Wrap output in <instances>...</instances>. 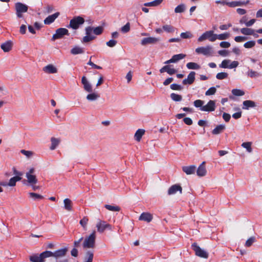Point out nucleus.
Returning a JSON list of instances; mask_svg holds the SVG:
<instances>
[{"mask_svg": "<svg viewBox=\"0 0 262 262\" xmlns=\"http://www.w3.org/2000/svg\"><path fill=\"white\" fill-rule=\"evenodd\" d=\"M63 203H64V209L68 211H71L72 210V201L69 199H65L63 200Z\"/></svg>", "mask_w": 262, "mask_h": 262, "instance_id": "nucleus-25", "label": "nucleus"}, {"mask_svg": "<svg viewBox=\"0 0 262 262\" xmlns=\"http://www.w3.org/2000/svg\"><path fill=\"white\" fill-rule=\"evenodd\" d=\"M100 97V95L96 93H92L86 96V99L89 101H95Z\"/></svg>", "mask_w": 262, "mask_h": 262, "instance_id": "nucleus-35", "label": "nucleus"}, {"mask_svg": "<svg viewBox=\"0 0 262 262\" xmlns=\"http://www.w3.org/2000/svg\"><path fill=\"white\" fill-rule=\"evenodd\" d=\"M230 62V60L228 59L224 60L221 64H220V67L222 68H229V64Z\"/></svg>", "mask_w": 262, "mask_h": 262, "instance_id": "nucleus-55", "label": "nucleus"}, {"mask_svg": "<svg viewBox=\"0 0 262 262\" xmlns=\"http://www.w3.org/2000/svg\"><path fill=\"white\" fill-rule=\"evenodd\" d=\"M249 3V1L248 0L246 2L245 1H233L231 2L226 3V5L230 7H235L237 6H241L243 5H246Z\"/></svg>", "mask_w": 262, "mask_h": 262, "instance_id": "nucleus-17", "label": "nucleus"}, {"mask_svg": "<svg viewBox=\"0 0 262 262\" xmlns=\"http://www.w3.org/2000/svg\"><path fill=\"white\" fill-rule=\"evenodd\" d=\"M186 67L188 69L198 70L200 69V66L198 63L193 62H190L187 63Z\"/></svg>", "mask_w": 262, "mask_h": 262, "instance_id": "nucleus-37", "label": "nucleus"}, {"mask_svg": "<svg viewBox=\"0 0 262 262\" xmlns=\"http://www.w3.org/2000/svg\"><path fill=\"white\" fill-rule=\"evenodd\" d=\"M226 127L225 125L220 124L217 125L215 128H214L212 133L213 135H218L222 133L225 129Z\"/></svg>", "mask_w": 262, "mask_h": 262, "instance_id": "nucleus-26", "label": "nucleus"}, {"mask_svg": "<svg viewBox=\"0 0 262 262\" xmlns=\"http://www.w3.org/2000/svg\"><path fill=\"white\" fill-rule=\"evenodd\" d=\"M185 6L184 4H181L177 6L174 9L175 13H182L185 11Z\"/></svg>", "mask_w": 262, "mask_h": 262, "instance_id": "nucleus-44", "label": "nucleus"}, {"mask_svg": "<svg viewBox=\"0 0 262 262\" xmlns=\"http://www.w3.org/2000/svg\"><path fill=\"white\" fill-rule=\"evenodd\" d=\"M34 171V168H32L30 169L29 171L27 172L26 174V177L27 179V182L31 185H34L37 182V179L36 176L33 174Z\"/></svg>", "mask_w": 262, "mask_h": 262, "instance_id": "nucleus-7", "label": "nucleus"}, {"mask_svg": "<svg viewBox=\"0 0 262 262\" xmlns=\"http://www.w3.org/2000/svg\"><path fill=\"white\" fill-rule=\"evenodd\" d=\"M96 240V232L94 231L89 236L86 237L83 243L84 249L93 248L95 247Z\"/></svg>", "mask_w": 262, "mask_h": 262, "instance_id": "nucleus-1", "label": "nucleus"}, {"mask_svg": "<svg viewBox=\"0 0 262 262\" xmlns=\"http://www.w3.org/2000/svg\"><path fill=\"white\" fill-rule=\"evenodd\" d=\"M139 219L149 223L152 220V215L148 212H143L140 215Z\"/></svg>", "mask_w": 262, "mask_h": 262, "instance_id": "nucleus-20", "label": "nucleus"}, {"mask_svg": "<svg viewBox=\"0 0 262 262\" xmlns=\"http://www.w3.org/2000/svg\"><path fill=\"white\" fill-rule=\"evenodd\" d=\"M186 56V55L183 54V53L174 55L171 57L172 62L173 63L177 62L179 60L184 58Z\"/></svg>", "mask_w": 262, "mask_h": 262, "instance_id": "nucleus-30", "label": "nucleus"}, {"mask_svg": "<svg viewBox=\"0 0 262 262\" xmlns=\"http://www.w3.org/2000/svg\"><path fill=\"white\" fill-rule=\"evenodd\" d=\"M160 40L159 38L154 37H149L144 38L141 41V44L142 46H145L148 44H155Z\"/></svg>", "mask_w": 262, "mask_h": 262, "instance_id": "nucleus-12", "label": "nucleus"}, {"mask_svg": "<svg viewBox=\"0 0 262 262\" xmlns=\"http://www.w3.org/2000/svg\"><path fill=\"white\" fill-rule=\"evenodd\" d=\"M94 254L92 251H89L86 253L84 262H92Z\"/></svg>", "mask_w": 262, "mask_h": 262, "instance_id": "nucleus-38", "label": "nucleus"}, {"mask_svg": "<svg viewBox=\"0 0 262 262\" xmlns=\"http://www.w3.org/2000/svg\"><path fill=\"white\" fill-rule=\"evenodd\" d=\"M171 99L176 102H179L182 100V96L180 95L172 93L170 94Z\"/></svg>", "mask_w": 262, "mask_h": 262, "instance_id": "nucleus-39", "label": "nucleus"}, {"mask_svg": "<svg viewBox=\"0 0 262 262\" xmlns=\"http://www.w3.org/2000/svg\"><path fill=\"white\" fill-rule=\"evenodd\" d=\"M20 152L23 154L24 155L26 156L27 158H30V157H31L33 153L32 151H29V150H26L25 149H21L20 150Z\"/></svg>", "mask_w": 262, "mask_h": 262, "instance_id": "nucleus-58", "label": "nucleus"}, {"mask_svg": "<svg viewBox=\"0 0 262 262\" xmlns=\"http://www.w3.org/2000/svg\"><path fill=\"white\" fill-rule=\"evenodd\" d=\"M195 73L193 71L191 72L188 75L187 78L183 80L182 83L183 84H191L193 83L195 80Z\"/></svg>", "mask_w": 262, "mask_h": 262, "instance_id": "nucleus-14", "label": "nucleus"}, {"mask_svg": "<svg viewBox=\"0 0 262 262\" xmlns=\"http://www.w3.org/2000/svg\"><path fill=\"white\" fill-rule=\"evenodd\" d=\"M81 83L83 85L84 90L88 92L91 93L93 91L92 85L87 80L85 76H83L81 79Z\"/></svg>", "mask_w": 262, "mask_h": 262, "instance_id": "nucleus-15", "label": "nucleus"}, {"mask_svg": "<svg viewBox=\"0 0 262 262\" xmlns=\"http://www.w3.org/2000/svg\"><path fill=\"white\" fill-rule=\"evenodd\" d=\"M15 10L17 17L23 18V13L27 12L28 10V6L22 3L17 2L15 4Z\"/></svg>", "mask_w": 262, "mask_h": 262, "instance_id": "nucleus-2", "label": "nucleus"}, {"mask_svg": "<svg viewBox=\"0 0 262 262\" xmlns=\"http://www.w3.org/2000/svg\"><path fill=\"white\" fill-rule=\"evenodd\" d=\"M220 46L223 48H228L230 47V43L228 41H222L220 42Z\"/></svg>", "mask_w": 262, "mask_h": 262, "instance_id": "nucleus-62", "label": "nucleus"}, {"mask_svg": "<svg viewBox=\"0 0 262 262\" xmlns=\"http://www.w3.org/2000/svg\"><path fill=\"white\" fill-rule=\"evenodd\" d=\"M104 207L106 209L112 211H119L120 210V208L116 205H105Z\"/></svg>", "mask_w": 262, "mask_h": 262, "instance_id": "nucleus-40", "label": "nucleus"}, {"mask_svg": "<svg viewBox=\"0 0 262 262\" xmlns=\"http://www.w3.org/2000/svg\"><path fill=\"white\" fill-rule=\"evenodd\" d=\"M164 0H155L154 1L145 3L144 6L145 7H157L159 6Z\"/></svg>", "mask_w": 262, "mask_h": 262, "instance_id": "nucleus-28", "label": "nucleus"}, {"mask_svg": "<svg viewBox=\"0 0 262 262\" xmlns=\"http://www.w3.org/2000/svg\"><path fill=\"white\" fill-rule=\"evenodd\" d=\"M241 32L245 35H251L254 34V30L248 28H243L240 30Z\"/></svg>", "mask_w": 262, "mask_h": 262, "instance_id": "nucleus-32", "label": "nucleus"}, {"mask_svg": "<svg viewBox=\"0 0 262 262\" xmlns=\"http://www.w3.org/2000/svg\"><path fill=\"white\" fill-rule=\"evenodd\" d=\"M144 133H145V130H144L143 129H138L136 131V132L135 134V136H134L135 139L137 141L139 142L141 140L142 137L144 134Z\"/></svg>", "mask_w": 262, "mask_h": 262, "instance_id": "nucleus-27", "label": "nucleus"}, {"mask_svg": "<svg viewBox=\"0 0 262 262\" xmlns=\"http://www.w3.org/2000/svg\"><path fill=\"white\" fill-rule=\"evenodd\" d=\"M247 75L251 78H254L259 76V74L252 70H249L247 73Z\"/></svg>", "mask_w": 262, "mask_h": 262, "instance_id": "nucleus-52", "label": "nucleus"}, {"mask_svg": "<svg viewBox=\"0 0 262 262\" xmlns=\"http://www.w3.org/2000/svg\"><path fill=\"white\" fill-rule=\"evenodd\" d=\"M247 39V37L245 36H238L234 38V40L237 42H243Z\"/></svg>", "mask_w": 262, "mask_h": 262, "instance_id": "nucleus-59", "label": "nucleus"}, {"mask_svg": "<svg viewBox=\"0 0 262 262\" xmlns=\"http://www.w3.org/2000/svg\"><path fill=\"white\" fill-rule=\"evenodd\" d=\"M218 53L221 56L225 57L229 55V51L226 50H222L219 51Z\"/></svg>", "mask_w": 262, "mask_h": 262, "instance_id": "nucleus-64", "label": "nucleus"}, {"mask_svg": "<svg viewBox=\"0 0 262 262\" xmlns=\"http://www.w3.org/2000/svg\"><path fill=\"white\" fill-rule=\"evenodd\" d=\"M216 90L215 87H211L209 88L206 92L205 95L206 96H210L214 95L216 93Z\"/></svg>", "mask_w": 262, "mask_h": 262, "instance_id": "nucleus-56", "label": "nucleus"}, {"mask_svg": "<svg viewBox=\"0 0 262 262\" xmlns=\"http://www.w3.org/2000/svg\"><path fill=\"white\" fill-rule=\"evenodd\" d=\"M41 258L42 260H45V259L50 257H53V252L50 251H44L40 254Z\"/></svg>", "mask_w": 262, "mask_h": 262, "instance_id": "nucleus-36", "label": "nucleus"}, {"mask_svg": "<svg viewBox=\"0 0 262 262\" xmlns=\"http://www.w3.org/2000/svg\"><path fill=\"white\" fill-rule=\"evenodd\" d=\"M207 173V170L205 167V162H203L196 170V174L199 177H204Z\"/></svg>", "mask_w": 262, "mask_h": 262, "instance_id": "nucleus-13", "label": "nucleus"}, {"mask_svg": "<svg viewBox=\"0 0 262 262\" xmlns=\"http://www.w3.org/2000/svg\"><path fill=\"white\" fill-rule=\"evenodd\" d=\"M43 71L48 74H55L57 72V69L53 64H50L43 68Z\"/></svg>", "mask_w": 262, "mask_h": 262, "instance_id": "nucleus-19", "label": "nucleus"}, {"mask_svg": "<svg viewBox=\"0 0 262 262\" xmlns=\"http://www.w3.org/2000/svg\"><path fill=\"white\" fill-rule=\"evenodd\" d=\"M167 73L170 75H172L175 73H177V70L173 68H170V66H168V69H167Z\"/></svg>", "mask_w": 262, "mask_h": 262, "instance_id": "nucleus-63", "label": "nucleus"}, {"mask_svg": "<svg viewBox=\"0 0 262 262\" xmlns=\"http://www.w3.org/2000/svg\"><path fill=\"white\" fill-rule=\"evenodd\" d=\"M230 37V34L228 32L220 34H215V40H226Z\"/></svg>", "mask_w": 262, "mask_h": 262, "instance_id": "nucleus-33", "label": "nucleus"}, {"mask_svg": "<svg viewBox=\"0 0 262 262\" xmlns=\"http://www.w3.org/2000/svg\"><path fill=\"white\" fill-rule=\"evenodd\" d=\"M40 254H34L29 256V259L31 262H45V260H42Z\"/></svg>", "mask_w": 262, "mask_h": 262, "instance_id": "nucleus-29", "label": "nucleus"}, {"mask_svg": "<svg viewBox=\"0 0 262 262\" xmlns=\"http://www.w3.org/2000/svg\"><path fill=\"white\" fill-rule=\"evenodd\" d=\"M97 231L99 232L102 233L106 229H112V227L109 224H107L105 221L99 220L96 224Z\"/></svg>", "mask_w": 262, "mask_h": 262, "instance_id": "nucleus-9", "label": "nucleus"}, {"mask_svg": "<svg viewBox=\"0 0 262 262\" xmlns=\"http://www.w3.org/2000/svg\"><path fill=\"white\" fill-rule=\"evenodd\" d=\"M68 249L67 247L58 249L53 252V257L56 259H58L64 257L67 253Z\"/></svg>", "mask_w": 262, "mask_h": 262, "instance_id": "nucleus-11", "label": "nucleus"}, {"mask_svg": "<svg viewBox=\"0 0 262 262\" xmlns=\"http://www.w3.org/2000/svg\"><path fill=\"white\" fill-rule=\"evenodd\" d=\"M71 53L73 55L82 54L84 53V50L82 48L78 46H75L71 49Z\"/></svg>", "mask_w": 262, "mask_h": 262, "instance_id": "nucleus-31", "label": "nucleus"}, {"mask_svg": "<svg viewBox=\"0 0 262 262\" xmlns=\"http://www.w3.org/2000/svg\"><path fill=\"white\" fill-rule=\"evenodd\" d=\"M59 15V12H56L52 15L48 16L45 20L44 23L46 25H49L52 23L56 18Z\"/></svg>", "mask_w": 262, "mask_h": 262, "instance_id": "nucleus-21", "label": "nucleus"}, {"mask_svg": "<svg viewBox=\"0 0 262 262\" xmlns=\"http://www.w3.org/2000/svg\"><path fill=\"white\" fill-rule=\"evenodd\" d=\"M51 145L50 149L52 150H54L60 142V139L56 138L55 137H52L51 138Z\"/></svg>", "mask_w": 262, "mask_h": 262, "instance_id": "nucleus-24", "label": "nucleus"}, {"mask_svg": "<svg viewBox=\"0 0 262 262\" xmlns=\"http://www.w3.org/2000/svg\"><path fill=\"white\" fill-rule=\"evenodd\" d=\"M243 109L249 110L250 108L255 107L256 106L255 102L252 100H245L243 102Z\"/></svg>", "mask_w": 262, "mask_h": 262, "instance_id": "nucleus-23", "label": "nucleus"}, {"mask_svg": "<svg viewBox=\"0 0 262 262\" xmlns=\"http://www.w3.org/2000/svg\"><path fill=\"white\" fill-rule=\"evenodd\" d=\"M192 34L190 31H186L185 32L181 33L180 37L183 39H188L193 37Z\"/></svg>", "mask_w": 262, "mask_h": 262, "instance_id": "nucleus-42", "label": "nucleus"}, {"mask_svg": "<svg viewBox=\"0 0 262 262\" xmlns=\"http://www.w3.org/2000/svg\"><path fill=\"white\" fill-rule=\"evenodd\" d=\"M103 28L102 26L97 27L93 29V32L95 35H99L103 32Z\"/></svg>", "mask_w": 262, "mask_h": 262, "instance_id": "nucleus-54", "label": "nucleus"}, {"mask_svg": "<svg viewBox=\"0 0 262 262\" xmlns=\"http://www.w3.org/2000/svg\"><path fill=\"white\" fill-rule=\"evenodd\" d=\"M89 219L86 216L83 217L80 221V224L82 226V227L85 229L86 228V225L88 223Z\"/></svg>", "mask_w": 262, "mask_h": 262, "instance_id": "nucleus-51", "label": "nucleus"}, {"mask_svg": "<svg viewBox=\"0 0 262 262\" xmlns=\"http://www.w3.org/2000/svg\"><path fill=\"white\" fill-rule=\"evenodd\" d=\"M204 104V101L200 99L196 100L193 102V104L194 106L196 107H200V109L203 106Z\"/></svg>", "mask_w": 262, "mask_h": 262, "instance_id": "nucleus-53", "label": "nucleus"}, {"mask_svg": "<svg viewBox=\"0 0 262 262\" xmlns=\"http://www.w3.org/2000/svg\"><path fill=\"white\" fill-rule=\"evenodd\" d=\"M206 39H208L211 42L215 41V34H214L213 31H206L198 38V40L202 42Z\"/></svg>", "mask_w": 262, "mask_h": 262, "instance_id": "nucleus-5", "label": "nucleus"}, {"mask_svg": "<svg viewBox=\"0 0 262 262\" xmlns=\"http://www.w3.org/2000/svg\"><path fill=\"white\" fill-rule=\"evenodd\" d=\"M84 19L83 17L78 16L74 17L70 21V24L67 27L68 28H72L74 30L78 29L79 27L83 24Z\"/></svg>", "mask_w": 262, "mask_h": 262, "instance_id": "nucleus-3", "label": "nucleus"}, {"mask_svg": "<svg viewBox=\"0 0 262 262\" xmlns=\"http://www.w3.org/2000/svg\"><path fill=\"white\" fill-rule=\"evenodd\" d=\"M232 93L234 96H241L245 94L243 91L239 89H233L232 90Z\"/></svg>", "mask_w": 262, "mask_h": 262, "instance_id": "nucleus-49", "label": "nucleus"}, {"mask_svg": "<svg viewBox=\"0 0 262 262\" xmlns=\"http://www.w3.org/2000/svg\"><path fill=\"white\" fill-rule=\"evenodd\" d=\"M191 247L196 256L204 258H208V253L204 250L201 249L196 243H193Z\"/></svg>", "mask_w": 262, "mask_h": 262, "instance_id": "nucleus-6", "label": "nucleus"}, {"mask_svg": "<svg viewBox=\"0 0 262 262\" xmlns=\"http://www.w3.org/2000/svg\"><path fill=\"white\" fill-rule=\"evenodd\" d=\"M178 191H179L181 193L182 191V188L179 185L175 184L171 186L169 188L168 194L169 195H172L175 194Z\"/></svg>", "mask_w": 262, "mask_h": 262, "instance_id": "nucleus-18", "label": "nucleus"}, {"mask_svg": "<svg viewBox=\"0 0 262 262\" xmlns=\"http://www.w3.org/2000/svg\"><path fill=\"white\" fill-rule=\"evenodd\" d=\"M215 110V102L214 100H209L207 104L203 105L200 108L201 111L204 112H213Z\"/></svg>", "mask_w": 262, "mask_h": 262, "instance_id": "nucleus-10", "label": "nucleus"}, {"mask_svg": "<svg viewBox=\"0 0 262 262\" xmlns=\"http://www.w3.org/2000/svg\"><path fill=\"white\" fill-rule=\"evenodd\" d=\"M170 89L172 90L181 91L182 90L183 87L178 84L173 83L170 85Z\"/></svg>", "mask_w": 262, "mask_h": 262, "instance_id": "nucleus-57", "label": "nucleus"}, {"mask_svg": "<svg viewBox=\"0 0 262 262\" xmlns=\"http://www.w3.org/2000/svg\"><path fill=\"white\" fill-rule=\"evenodd\" d=\"M13 46V42L11 40H7L1 45V49L5 52H8L11 50Z\"/></svg>", "mask_w": 262, "mask_h": 262, "instance_id": "nucleus-16", "label": "nucleus"}, {"mask_svg": "<svg viewBox=\"0 0 262 262\" xmlns=\"http://www.w3.org/2000/svg\"><path fill=\"white\" fill-rule=\"evenodd\" d=\"M130 25L129 23H126L124 26L120 29L121 31L123 33H126L130 31Z\"/></svg>", "mask_w": 262, "mask_h": 262, "instance_id": "nucleus-45", "label": "nucleus"}, {"mask_svg": "<svg viewBox=\"0 0 262 262\" xmlns=\"http://www.w3.org/2000/svg\"><path fill=\"white\" fill-rule=\"evenodd\" d=\"M117 43V41L114 39H111L106 42V45L111 48L115 47Z\"/></svg>", "mask_w": 262, "mask_h": 262, "instance_id": "nucleus-60", "label": "nucleus"}, {"mask_svg": "<svg viewBox=\"0 0 262 262\" xmlns=\"http://www.w3.org/2000/svg\"><path fill=\"white\" fill-rule=\"evenodd\" d=\"M242 146L245 148H246L248 152H251L252 151V149L251 148V142H244L242 144Z\"/></svg>", "mask_w": 262, "mask_h": 262, "instance_id": "nucleus-43", "label": "nucleus"}, {"mask_svg": "<svg viewBox=\"0 0 262 262\" xmlns=\"http://www.w3.org/2000/svg\"><path fill=\"white\" fill-rule=\"evenodd\" d=\"M29 195L30 198L34 200H40L43 198L42 195L34 192H30L29 193Z\"/></svg>", "mask_w": 262, "mask_h": 262, "instance_id": "nucleus-41", "label": "nucleus"}, {"mask_svg": "<svg viewBox=\"0 0 262 262\" xmlns=\"http://www.w3.org/2000/svg\"><path fill=\"white\" fill-rule=\"evenodd\" d=\"M228 73L225 72L219 73L216 75V78L219 80H223L227 78Z\"/></svg>", "mask_w": 262, "mask_h": 262, "instance_id": "nucleus-46", "label": "nucleus"}, {"mask_svg": "<svg viewBox=\"0 0 262 262\" xmlns=\"http://www.w3.org/2000/svg\"><path fill=\"white\" fill-rule=\"evenodd\" d=\"M163 29L168 33H171L174 32V28L170 25H166L163 26Z\"/></svg>", "mask_w": 262, "mask_h": 262, "instance_id": "nucleus-48", "label": "nucleus"}, {"mask_svg": "<svg viewBox=\"0 0 262 262\" xmlns=\"http://www.w3.org/2000/svg\"><path fill=\"white\" fill-rule=\"evenodd\" d=\"M255 237L252 236L247 240L245 245L247 247H249L255 242Z\"/></svg>", "mask_w": 262, "mask_h": 262, "instance_id": "nucleus-50", "label": "nucleus"}, {"mask_svg": "<svg viewBox=\"0 0 262 262\" xmlns=\"http://www.w3.org/2000/svg\"><path fill=\"white\" fill-rule=\"evenodd\" d=\"M195 52L199 54H202L206 56H211L212 55L213 50L211 46H207L197 48L195 49Z\"/></svg>", "mask_w": 262, "mask_h": 262, "instance_id": "nucleus-4", "label": "nucleus"}, {"mask_svg": "<svg viewBox=\"0 0 262 262\" xmlns=\"http://www.w3.org/2000/svg\"><path fill=\"white\" fill-rule=\"evenodd\" d=\"M255 41L254 40H251L245 42L244 44V47L246 49L252 48L255 45Z\"/></svg>", "mask_w": 262, "mask_h": 262, "instance_id": "nucleus-47", "label": "nucleus"}, {"mask_svg": "<svg viewBox=\"0 0 262 262\" xmlns=\"http://www.w3.org/2000/svg\"><path fill=\"white\" fill-rule=\"evenodd\" d=\"M69 35V31L66 28H60L56 30V33L52 36V40L61 38L64 35Z\"/></svg>", "mask_w": 262, "mask_h": 262, "instance_id": "nucleus-8", "label": "nucleus"}, {"mask_svg": "<svg viewBox=\"0 0 262 262\" xmlns=\"http://www.w3.org/2000/svg\"><path fill=\"white\" fill-rule=\"evenodd\" d=\"M95 38V37L92 36L91 35H86L84 37H83L82 39V41L83 42H88L90 41L91 40L94 39Z\"/></svg>", "mask_w": 262, "mask_h": 262, "instance_id": "nucleus-61", "label": "nucleus"}, {"mask_svg": "<svg viewBox=\"0 0 262 262\" xmlns=\"http://www.w3.org/2000/svg\"><path fill=\"white\" fill-rule=\"evenodd\" d=\"M21 179V177L18 176L14 177L10 179L8 185L10 186H14L16 185V182L20 181Z\"/></svg>", "mask_w": 262, "mask_h": 262, "instance_id": "nucleus-34", "label": "nucleus"}, {"mask_svg": "<svg viewBox=\"0 0 262 262\" xmlns=\"http://www.w3.org/2000/svg\"><path fill=\"white\" fill-rule=\"evenodd\" d=\"M182 170L187 174H192L194 173L196 171V167L194 165L183 166Z\"/></svg>", "mask_w": 262, "mask_h": 262, "instance_id": "nucleus-22", "label": "nucleus"}]
</instances>
